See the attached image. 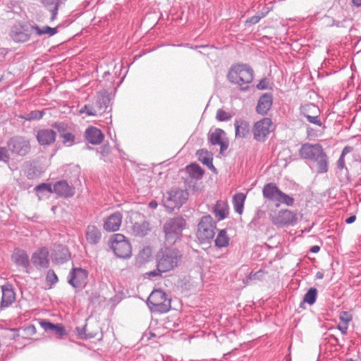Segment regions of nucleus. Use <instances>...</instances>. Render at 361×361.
<instances>
[{
  "label": "nucleus",
  "instance_id": "obj_1",
  "mask_svg": "<svg viewBox=\"0 0 361 361\" xmlns=\"http://www.w3.org/2000/svg\"><path fill=\"white\" fill-rule=\"evenodd\" d=\"M181 252L173 247H166L157 255V269L148 272L149 276H161L162 273L169 271L179 266L182 262Z\"/></svg>",
  "mask_w": 361,
  "mask_h": 361
},
{
  "label": "nucleus",
  "instance_id": "obj_2",
  "mask_svg": "<svg viewBox=\"0 0 361 361\" xmlns=\"http://www.w3.org/2000/svg\"><path fill=\"white\" fill-rule=\"evenodd\" d=\"M185 226L186 221L182 216H178L168 219L163 226L166 241L173 245L180 240Z\"/></svg>",
  "mask_w": 361,
  "mask_h": 361
},
{
  "label": "nucleus",
  "instance_id": "obj_3",
  "mask_svg": "<svg viewBox=\"0 0 361 361\" xmlns=\"http://www.w3.org/2000/svg\"><path fill=\"white\" fill-rule=\"evenodd\" d=\"M228 79L231 83L243 86L250 83L254 77L253 70L245 64L233 66L228 73Z\"/></svg>",
  "mask_w": 361,
  "mask_h": 361
},
{
  "label": "nucleus",
  "instance_id": "obj_4",
  "mask_svg": "<svg viewBox=\"0 0 361 361\" xmlns=\"http://www.w3.org/2000/svg\"><path fill=\"white\" fill-rule=\"evenodd\" d=\"M147 304L152 312L165 313L171 308V300L161 290H155L148 297Z\"/></svg>",
  "mask_w": 361,
  "mask_h": 361
},
{
  "label": "nucleus",
  "instance_id": "obj_5",
  "mask_svg": "<svg viewBox=\"0 0 361 361\" xmlns=\"http://www.w3.org/2000/svg\"><path fill=\"white\" fill-rule=\"evenodd\" d=\"M188 194L185 190L174 188L163 195L162 202L167 211L172 212L179 209L188 200Z\"/></svg>",
  "mask_w": 361,
  "mask_h": 361
},
{
  "label": "nucleus",
  "instance_id": "obj_6",
  "mask_svg": "<svg viewBox=\"0 0 361 361\" xmlns=\"http://www.w3.org/2000/svg\"><path fill=\"white\" fill-rule=\"evenodd\" d=\"M216 224L210 215L201 218L197 225V236L201 243H209L214 237Z\"/></svg>",
  "mask_w": 361,
  "mask_h": 361
},
{
  "label": "nucleus",
  "instance_id": "obj_7",
  "mask_svg": "<svg viewBox=\"0 0 361 361\" xmlns=\"http://www.w3.org/2000/svg\"><path fill=\"white\" fill-rule=\"evenodd\" d=\"M111 248L119 258H129L131 256V245L128 239L121 233H116L110 239Z\"/></svg>",
  "mask_w": 361,
  "mask_h": 361
},
{
  "label": "nucleus",
  "instance_id": "obj_8",
  "mask_svg": "<svg viewBox=\"0 0 361 361\" xmlns=\"http://www.w3.org/2000/svg\"><path fill=\"white\" fill-rule=\"evenodd\" d=\"M9 152L14 156L25 157L31 149L30 140L24 136L15 135L6 143Z\"/></svg>",
  "mask_w": 361,
  "mask_h": 361
},
{
  "label": "nucleus",
  "instance_id": "obj_9",
  "mask_svg": "<svg viewBox=\"0 0 361 361\" xmlns=\"http://www.w3.org/2000/svg\"><path fill=\"white\" fill-rule=\"evenodd\" d=\"M300 114L309 123L325 128L324 122L320 118V110L317 105L312 103L302 105L300 107Z\"/></svg>",
  "mask_w": 361,
  "mask_h": 361
},
{
  "label": "nucleus",
  "instance_id": "obj_10",
  "mask_svg": "<svg viewBox=\"0 0 361 361\" xmlns=\"http://www.w3.org/2000/svg\"><path fill=\"white\" fill-rule=\"evenodd\" d=\"M272 126L269 118H264L256 122L253 128L254 138L257 141H264L271 131Z\"/></svg>",
  "mask_w": 361,
  "mask_h": 361
},
{
  "label": "nucleus",
  "instance_id": "obj_11",
  "mask_svg": "<svg viewBox=\"0 0 361 361\" xmlns=\"http://www.w3.org/2000/svg\"><path fill=\"white\" fill-rule=\"evenodd\" d=\"M323 152L320 144L305 143L301 146L299 154L302 159L314 161Z\"/></svg>",
  "mask_w": 361,
  "mask_h": 361
},
{
  "label": "nucleus",
  "instance_id": "obj_12",
  "mask_svg": "<svg viewBox=\"0 0 361 361\" xmlns=\"http://www.w3.org/2000/svg\"><path fill=\"white\" fill-rule=\"evenodd\" d=\"M296 221V214L288 209H282L275 215L271 216L272 223L277 226L293 224Z\"/></svg>",
  "mask_w": 361,
  "mask_h": 361
},
{
  "label": "nucleus",
  "instance_id": "obj_13",
  "mask_svg": "<svg viewBox=\"0 0 361 361\" xmlns=\"http://www.w3.org/2000/svg\"><path fill=\"white\" fill-rule=\"evenodd\" d=\"M88 273L82 268H73L69 273L68 283L75 288L86 284Z\"/></svg>",
  "mask_w": 361,
  "mask_h": 361
},
{
  "label": "nucleus",
  "instance_id": "obj_14",
  "mask_svg": "<svg viewBox=\"0 0 361 361\" xmlns=\"http://www.w3.org/2000/svg\"><path fill=\"white\" fill-rule=\"evenodd\" d=\"M49 251L47 247H42L36 250L32 255L31 262L38 269H46L49 265Z\"/></svg>",
  "mask_w": 361,
  "mask_h": 361
},
{
  "label": "nucleus",
  "instance_id": "obj_15",
  "mask_svg": "<svg viewBox=\"0 0 361 361\" xmlns=\"http://www.w3.org/2000/svg\"><path fill=\"white\" fill-rule=\"evenodd\" d=\"M225 132L220 128H216L213 132L209 134V141L211 144L220 145L221 154L226 150L228 147V141L227 138L225 137Z\"/></svg>",
  "mask_w": 361,
  "mask_h": 361
},
{
  "label": "nucleus",
  "instance_id": "obj_16",
  "mask_svg": "<svg viewBox=\"0 0 361 361\" xmlns=\"http://www.w3.org/2000/svg\"><path fill=\"white\" fill-rule=\"evenodd\" d=\"M53 192L60 197H71L75 194V188L65 180L56 182L53 185Z\"/></svg>",
  "mask_w": 361,
  "mask_h": 361
},
{
  "label": "nucleus",
  "instance_id": "obj_17",
  "mask_svg": "<svg viewBox=\"0 0 361 361\" xmlns=\"http://www.w3.org/2000/svg\"><path fill=\"white\" fill-rule=\"evenodd\" d=\"M123 219L121 212H116L109 215L104 222V228L106 231L114 232L119 229Z\"/></svg>",
  "mask_w": 361,
  "mask_h": 361
},
{
  "label": "nucleus",
  "instance_id": "obj_18",
  "mask_svg": "<svg viewBox=\"0 0 361 361\" xmlns=\"http://www.w3.org/2000/svg\"><path fill=\"white\" fill-rule=\"evenodd\" d=\"M273 104V96L271 93L263 94L258 99L256 111L260 115H265Z\"/></svg>",
  "mask_w": 361,
  "mask_h": 361
},
{
  "label": "nucleus",
  "instance_id": "obj_19",
  "mask_svg": "<svg viewBox=\"0 0 361 361\" xmlns=\"http://www.w3.org/2000/svg\"><path fill=\"white\" fill-rule=\"evenodd\" d=\"M9 35L16 42H25L30 37V35L27 32V30L20 24L14 25L11 27Z\"/></svg>",
  "mask_w": 361,
  "mask_h": 361
},
{
  "label": "nucleus",
  "instance_id": "obj_20",
  "mask_svg": "<svg viewBox=\"0 0 361 361\" xmlns=\"http://www.w3.org/2000/svg\"><path fill=\"white\" fill-rule=\"evenodd\" d=\"M56 133L52 129H41L37 133V140L41 145H50L56 140Z\"/></svg>",
  "mask_w": 361,
  "mask_h": 361
},
{
  "label": "nucleus",
  "instance_id": "obj_21",
  "mask_svg": "<svg viewBox=\"0 0 361 361\" xmlns=\"http://www.w3.org/2000/svg\"><path fill=\"white\" fill-rule=\"evenodd\" d=\"M85 138L92 145H99L104 140L103 133L94 126L88 127L85 133Z\"/></svg>",
  "mask_w": 361,
  "mask_h": 361
},
{
  "label": "nucleus",
  "instance_id": "obj_22",
  "mask_svg": "<svg viewBox=\"0 0 361 361\" xmlns=\"http://www.w3.org/2000/svg\"><path fill=\"white\" fill-rule=\"evenodd\" d=\"M11 259L17 266L24 269H27L30 266L28 255L23 250L15 249L11 255Z\"/></svg>",
  "mask_w": 361,
  "mask_h": 361
},
{
  "label": "nucleus",
  "instance_id": "obj_23",
  "mask_svg": "<svg viewBox=\"0 0 361 361\" xmlns=\"http://www.w3.org/2000/svg\"><path fill=\"white\" fill-rule=\"evenodd\" d=\"M281 190L274 183L266 184L262 190V194L264 198L272 201L277 202Z\"/></svg>",
  "mask_w": 361,
  "mask_h": 361
},
{
  "label": "nucleus",
  "instance_id": "obj_24",
  "mask_svg": "<svg viewBox=\"0 0 361 361\" xmlns=\"http://www.w3.org/2000/svg\"><path fill=\"white\" fill-rule=\"evenodd\" d=\"M85 238L90 245H97L102 239V233L96 226L89 225L86 229Z\"/></svg>",
  "mask_w": 361,
  "mask_h": 361
},
{
  "label": "nucleus",
  "instance_id": "obj_25",
  "mask_svg": "<svg viewBox=\"0 0 361 361\" xmlns=\"http://www.w3.org/2000/svg\"><path fill=\"white\" fill-rule=\"evenodd\" d=\"M40 324L47 332L52 333L57 336L62 337L66 334V329L61 324H54L49 322L42 321Z\"/></svg>",
  "mask_w": 361,
  "mask_h": 361
},
{
  "label": "nucleus",
  "instance_id": "obj_26",
  "mask_svg": "<svg viewBox=\"0 0 361 361\" xmlns=\"http://www.w3.org/2000/svg\"><path fill=\"white\" fill-rule=\"evenodd\" d=\"M71 255L68 248L65 246L57 245L54 250V260L57 263H64L67 262Z\"/></svg>",
  "mask_w": 361,
  "mask_h": 361
},
{
  "label": "nucleus",
  "instance_id": "obj_27",
  "mask_svg": "<svg viewBox=\"0 0 361 361\" xmlns=\"http://www.w3.org/2000/svg\"><path fill=\"white\" fill-rule=\"evenodd\" d=\"M212 212L219 221L224 219L228 214L227 203L224 201H217L213 207Z\"/></svg>",
  "mask_w": 361,
  "mask_h": 361
},
{
  "label": "nucleus",
  "instance_id": "obj_28",
  "mask_svg": "<svg viewBox=\"0 0 361 361\" xmlns=\"http://www.w3.org/2000/svg\"><path fill=\"white\" fill-rule=\"evenodd\" d=\"M15 300V293L13 290L5 286L2 287V298L1 300V308L8 307Z\"/></svg>",
  "mask_w": 361,
  "mask_h": 361
},
{
  "label": "nucleus",
  "instance_id": "obj_29",
  "mask_svg": "<svg viewBox=\"0 0 361 361\" xmlns=\"http://www.w3.org/2000/svg\"><path fill=\"white\" fill-rule=\"evenodd\" d=\"M235 137H245L250 131L249 123L243 120L237 119L235 121Z\"/></svg>",
  "mask_w": 361,
  "mask_h": 361
},
{
  "label": "nucleus",
  "instance_id": "obj_30",
  "mask_svg": "<svg viewBox=\"0 0 361 361\" xmlns=\"http://www.w3.org/2000/svg\"><path fill=\"white\" fill-rule=\"evenodd\" d=\"M44 6L51 13L50 21H54L56 18L60 0H42Z\"/></svg>",
  "mask_w": 361,
  "mask_h": 361
},
{
  "label": "nucleus",
  "instance_id": "obj_31",
  "mask_svg": "<svg viewBox=\"0 0 361 361\" xmlns=\"http://www.w3.org/2000/svg\"><path fill=\"white\" fill-rule=\"evenodd\" d=\"M149 224L147 221L136 222L132 227V233L135 236L143 237L149 231Z\"/></svg>",
  "mask_w": 361,
  "mask_h": 361
},
{
  "label": "nucleus",
  "instance_id": "obj_32",
  "mask_svg": "<svg viewBox=\"0 0 361 361\" xmlns=\"http://www.w3.org/2000/svg\"><path fill=\"white\" fill-rule=\"evenodd\" d=\"M31 29L35 30L36 34L39 36H42L44 35H48L49 36H53L58 32V27H51L49 26H44L42 27H39L37 25H34L31 26Z\"/></svg>",
  "mask_w": 361,
  "mask_h": 361
},
{
  "label": "nucleus",
  "instance_id": "obj_33",
  "mask_svg": "<svg viewBox=\"0 0 361 361\" xmlns=\"http://www.w3.org/2000/svg\"><path fill=\"white\" fill-rule=\"evenodd\" d=\"M245 198V195L242 192L235 194L233 197L234 209L240 214L243 213Z\"/></svg>",
  "mask_w": 361,
  "mask_h": 361
},
{
  "label": "nucleus",
  "instance_id": "obj_34",
  "mask_svg": "<svg viewBox=\"0 0 361 361\" xmlns=\"http://www.w3.org/2000/svg\"><path fill=\"white\" fill-rule=\"evenodd\" d=\"M314 161L317 162V172L324 173L328 171V157L324 152L320 154Z\"/></svg>",
  "mask_w": 361,
  "mask_h": 361
},
{
  "label": "nucleus",
  "instance_id": "obj_35",
  "mask_svg": "<svg viewBox=\"0 0 361 361\" xmlns=\"http://www.w3.org/2000/svg\"><path fill=\"white\" fill-rule=\"evenodd\" d=\"M230 238L224 229L221 230L214 240L215 245L219 248L226 247L228 245Z\"/></svg>",
  "mask_w": 361,
  "mask_h": 361
},
{
  "label": "nucleus",
  "instance_id": "obj_36",
  "mask_svg": "<svg viewBox=\"0 0 361 361\" xmlns=\"http://www.w3.org/2000/svg\"><path fill=\"white\" fill-rule=\"evenodd\" d=\"M109 102L110 99L109 97L106 94V92H104L101 93L97 97L95 104L98 109V111L102 113L106 111V109L109 106Z\"/></svg>",
  "mask_w": 361,
  "mask_h": 361
},
{
  "label": "nucleus",
  "instance_id": "obj_37",
  "mask_svg": "<svg viewBox=\"0 0 361 361\" xmlns=\"http://www.w3.org/2000/svg\"><path fill=\"white\" fill-rule=\"evenodd\" d=\"M317 296V290L315 288H310L303 297L302 302L300 304V307H302L304 303H307L310 305H312L315 302Z\"/></svg>",
  "mask_w": 361,
  "mask_h": 361
},
{
  "label": "nucleus",
  "instance_id": "obj_38",
  "mask_svg": "<svg viewBox=\"0 0 361 361\" xmlns=\"http://www.w3.org/2000/svg\"><path fill=\"white\" fill-rule=\"evenodd\" d=\"M353 150V147H350V146H345L343 150H342V152H341V154L337 161V166L339 169L341 170H343V169H345V172L346 173H348V169L347 167L345 166V160H344V157L345 156L350 153L351 151Z\"/></svg>",
  "mask_w": 361,
  "mask_h": 361
},
{
  "label": "nucleus",
  "instance_id": "obj_39",
  "mask_svg": "<svg viewBox=\"0 0 361 361\" xmlns=\"http://www.w3.org/2000/svg\"><path fill=\"white\" fill-rule=\"evenodd\" d=\"M188 171L195 178H200L204 173V170L198 164H190L188 166Z\"/></svg>",
  "mask_w": 361,
  "mask_h": 361
},
{
  "label": "nucleus",
  "instance_id": "obj_40",
  "mask_svg": "<svg viewBox=\"0 0 361 361\" xmlns=\"http://www.w3.org/2000/svg\"><path fill=\"white\" fill-rule=\"evenodd\" d=\"M44 112L41 111H32L29 114L20 116V118L27 120L32 121L36 119H40L43 117Z\"/></svg>",
  "mask_w": 361,
  "mask_h": 361
},
{
  "label": "nucleus",
  "instance_id": "obj_41",
  "mask_svg": "<svg viewBox=\"0 0 361 361\" xmlns=\"http://www.w3.org/2000/svg\"><path fill=\"white\" fill-rule=\"evenodd\" d=\"M35 190L38 196H39V194H42L44 192L53 193V186H51V185L49 183H41L37 185Z\"/></svg>",
  "mask_w": 361,
  "mask_h": 361
},
{
  "label": "nucleus",
  "instance_id": "obj_42",
  "mask_svg": "<svg viewBox=\"0 0 361 361\" xmlns=\"http://www.w3.org/2000/svg\"><path fill=\"white\" fill-rule=\"evenodd\" d=\"M76 331H77L78 336L80 338L87 339V338H94L95 336L94 334L87 333V325H85L82 328L77 327L76 328Z\"/></svg>",
  "mask_w": 361,
  "mask_h": 361
},
{
  "label": "nucleus",
  "instance_id": "obj_43",
  "mask_svg": "<svg viewBox=\"0 0 361 361\" xmlns=\"http://www.w3.org/2000/svg\"><path fill=\"white\" fill-rule=\"evenodd\" d=\"M277 202L292 206L294 203V199L281 191Z\"/></svg>",
  "mask_w": 361,
  "mask_h": 361
},
{
  "label": "nucleus",
  "instance_id": "obj_44",
  "mask_svg": "<svg viewBox=\"0 0 361 361\" xmlns=\"http://www.w3.org/2000/svg\"><path fill=\"white\" fill-rule=\"evenodd\" d=\"M51 126L55 128L61 137L62 135L66 133L68 130V126L65 123H54Z\"/></svg>",
  "mask_w": 361,
  "mask_h": 361
},
{
  "label": "nucleus",
  "instance_id": "obj_45",
  "mask_svg": "<svg viewBox=\"0 0 361 361\" xmlns=\"http://www.w3.org/2000/svg\"><path fill=\"white\" fill-rule=\"evenodd\" d=\"M61 137L63 138V144L66 146H71L75 142V135L69 131H68L64 135H62Z\"/></svg>",
  "mask_w": 361,
  "mask_h": 361
},
{
  "label": "nucleus",
  "instance_id": "obj_46",
  "mask_svg": "<svg viewBox=\"0 0 361 361\" xmlns=\"http://www.w3.org/2000/svg\"><path fill=\"white\" fill-rule=\"evenodd\" d=\"M46 281L50 288L58 282V277L53 270L50 269L48 271L46 276Z\"/></svg>",
  "mask_w": 361,
  "mask_h": 361
},
{
  "label": "nucleus",
  "instance_id": "obj_47",
  "mask_svg": "<svg viewBox=\"0 0 361 361\" xmlns=\"http://www.w3.org/2000/svg\"><path fill=\"white\" fill-rule=\"evenodd\" d=\"M216 118L219 121H227L231 118V115L230 113L220 109L216 112Z\"/></svg>",
  "mask_w": 361,
  "mask_h": 361
},
{
  "label": "nucleus",
  "instance_id": "obj_48",
  "mask_svg": "<svg viewBox=\"0 0 361 361\" xmlns=\"http://www.w3.org/2000/svg\"><path fill=\"white\" fill-rule=\"evenodd\" d=\"M199 159L204 164V165L212 166V159L209 157L207 151L201 150L199 152Z\"/></svg>",
  "mask_w": 361,
  "mask_h": 361
},
{
  "label": "nucleus",
  "instance_id": "obj_49",
  "mask_svg": "<svg viewBox=\"0 0 361 361\" xmlns=\"http://www.w3.org/2000/svg\"><path fill=\"white\" fill-rule=\"evenodd\" d=\"M8 147H0V161L8 163L9 161V154Z\"/></svg>",
  "mask_w": 361,
  "mask_h": 361
},
{
  "label": "nucleus",
  "instance_id": "obj_50",
  "mask_svg": "<svg viewBox=\"0 0 361 361\" xmlns=\"http://www.w3.org/2000/svg\"><path fill=\"white\" fill-rule=\"evenodd\" d=\"M339 319L342 323L348 324L349 322L352 320L353 317L350 312L347 311H343L340 313Z\"/></svg>",
  "mask_w": 361,
  "mask_h": 361
},
{
  "label": "nucleus",
  "instance_id": "obj_51",
  "mask_svg": "<svg viewBox=\"0 0 361 361\" xmlns=\"http://www.w3.org/2000/svg\"><path fill=\"white\" fill-rule=\"evenodd\" d=\"M263 275L264 272L262 270H259L256 272L252 271L246 278V283H248L249 281L259 279L263 276Z\"/></svg>",
  "mask_w": 361,
  "mask_h": 361
},
{
  "label": "nucleus",
  "instance_id": "obj_52",
  "mask_svg": "<svg viewBox=\"0 0 361 361\" xmlns=\"http://www.w3.org/2000/svg\"><path fill=\"white\" fill-rule=\"evenodd\" d=\"M80 114H86L88 116H94L97 111L94 110L92 106L85 105L80 110Z\"/></svg>",
  "mask_w": 361,
  "mask_h": 361
},
{
  "label": "nucleus",
  "instance_id": "obj_53",
  "mask_svg": "<svg viewBox=\"0 0 361 361\" xmlns=\"http://www.w3.org/2000/svg\"><path fill=\"white\" fill-rule=\"evenodd\" d=\"M264 16V15H262V16H258V15L253 16H252L251 18H250L249 19H247V20H246V23H250V24H252V25L256 24V23H257L260 20V19H261L262 18H263Z\"/></svg>",
  "mask_w": 361,
  "mask_h": 361
},
{
  "label": "nucleus",
  "instance_id": "obj_54",
  "mask_svg": "<svg viewBox=\"0 0 361 361\" xmlns=\"http://www.w3.org/2000/svg\"><path fill=\"white\" fill-rule=\"evenodd\" d=\"M25 334L28 336H32L36 333V329L35 326L32 324L28 325L27 327L25 328Z\"/></svg>",
  "mask_w": 361,
  "mask_h": 361
},
{
  "label": "nucleus",
  "instance_id": "obj_55",
  "mask_svg": "<svg viewBox=\"0 0 361 361\" xmlns=\"http://www.w3.org/2000/svg\"><path fill=\"white\" fill-rule=\"evenodd\" d=\"M269 82L267 79L261 80L257 85L259 90H266L268 88Z\"/></svg>",
  "mask_w": 361,
  "mask_h": 361
},
{
  "label": "nucleus",
  "instance_id": "obj_56",
  "mask_svg": "<svg viewBox=\"0 0 361 361\" xmlns=\"http://www.w3.org/2000/svg\"><path fill=\"white\" fill-rule=\"evenodd\" d=\"M348 328V324H345V323H342V322H341V323L338 325V330H339V331H341V332L343 334H344V335L347 334Z\"/></svg>",
  "mask_w": 361,
  "mask_h": 361
},
{
  "label": "nucleus",
  "instance_id": "obj_57",
  "mask_svg": "<svg viewBox=\"0 0 361 361\" xmlns=\"http://www.w3.org/2000/svg\"><path fill=\"white\" fill-rule=\"evenodd\" d=\"M307 135L310 139H311L312 137L317 136V134L313 128L310 127H307Z\"/></svg>",
  "mask_w": 361,
  "mask_h": 361
},
{
  "label": "nucleus",
  "instance_id": "obj_58",
  "mask_svg": "<svg viewBox=\"0 0 361 361\" xmlns=\"http://www.w3.org/2000/svg\"><path fill=\"white\" fill-rule=\"evenodd\" d=\"M355 219L356 216L355 215H352L345 219V223L348 224H350L353 223L355 221Z\"/></svg>",
  "mask_w": 361,
  "mask_h": 361
},
{
  "label": "nucleus",
  "instance_id": "obj_59",
  "mask_svg": "<svg viewBox=\"0 0 361 361\" xmlns=\"http://www.w3.org/2000/svg\"><path fill=\"white\" fill-rule=\"evenodd\" d=\"M320 250V247L318 245H314L311 247L310 251L313 253H317Z\"/></svg>",
  "mask_w": 361,
  "mask_h": 361
},
{
  "label": "nucleus",
  "instance_id": "obj_60",
  "mask_svg": "<svg viewBox=\"0 0 361 361\" xmlns=\"http://www.w3.org/2000/svg\"><path fill=\"white\" fill-rule=\"evenodd\" d=\"M157 202L154 200H152L149 203V207L151 208V209H156L157 207Z\"/></svg>",
  "mask_w": 361,
  "mask_h": 361
},
{
  "label": "nucleus",
  "instance_id": "obj_61",
  "mask_svg": "<svg viewBox=\"0 0 361 361\" xmlns=\"http://www.w3.org/2000/svg\"><path fill=\"white\" fill-rule=\"evenodd\" d=\"M317 279H322L324 278V274L322 271H318L315 276Z\"/></svg>",
  "mask_w": 361,
  "mask_h": 361
},
{
  "label": "nucleus",
  "instance_id": "obj_62",
  "mask_svg": "<svg viewBox=\"0 0 361 361\" xmlns=\"http://www.w3.org/2000/svg\"><path fill=\"white\" fill-rule=\"evenodd\" d=\"M353 4L356 6H361V0H352Z\"/></svg>",
  "mask_w": 361,
  "mask_h": 361
},
{
  "label": "nucleus",
  "instance_id": "obj_63",
  "mask_svg": "<svg viewBox=\"0 0 361 361\" xmlns=\"http://www.w3.org/2000/svg\"><path fill=\"white\" fill-rule=\"evenodd\" d=\"M142 253V254H145L146 253L147 255H149L150 253V250L148 248L143 249Z\"/></svg>",
  "mask_w": 361,
  "mask_h": 361
},
{
  "label": "nucleus",
  "instance_id": "obj_64",
  "mask_svg": "<svg viewBox=\"0 0 361 361\" xmlns=\"http://www.w3.org/2000/svg\"><path fill=\"white\" fill-rule=\"evenodd\" d=\"M331 337L334 338V340H335L336 342L338 341V339L337 338H336L334 336H331Z\"/></svg>",
  "mask_w": 361,
  "mask_h": 361
}]
</instances>
